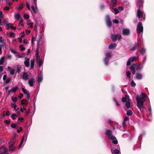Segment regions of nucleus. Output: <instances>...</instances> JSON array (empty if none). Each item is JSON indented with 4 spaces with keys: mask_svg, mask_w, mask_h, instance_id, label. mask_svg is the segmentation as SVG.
Here are the masks:
<instances>
[{
    "mask_svg": "<svg viewBox=\"0 0 154 154\" xmlns=\"http://www.w3.org/2000/svg\"><path fill=\"white\" fill-rule=\"evenodd\" d=\"M9 149L12 152H14L15 148L14 147V146L9 144Z\"/></svg>",
    "mask_w": 154,
    "mask_h": 154,
    "instance_id": "obj_25",
    "label": "nucleus"
},
{
    "mask_svg": "<svg viewBox=\"0 0 154 154\" xmlns=\"http://www.w3.org/2000/svg\"><path fill=\"white\" fill-rule=\"evenodd\" d=\"M125 106L127 109H129L130 107V103L129 101H128L126 102Z\"/></svg>",
    "mask_w": 154,
    "mask_h": 154,
    "instance_id": "obj_31",
    "label": "nucleus"
},
{
    "mask_svg": "<svg viewBox=\"0 0 154 154\" xmlns=\"http://www.w3.org/2000/svg\"><path fill=\"white\" fill-rule=\"evenodd\" d=\"M146 98V95L143 92L141 93L140 95H137L135 97L137 106L141 111H143L144 109L143 104L145 102Z\"/></svg>",
    "mask_w": 154,
    "mask_h": 154,
    "instance_id": "obj_1",
    "label": "nucleus"
},
{
    "mask_svg": "<svg viewBox=\"0 0 154 154\" xmlns=\"http://www.w3.org/2000/svg\"><path fill=\"white\" fill-rule=\"evenodd\" d=\"M108 137L109 139L112 140V143L114 144L118 143V141L114 135H108Z\"/></svg>",
    "mask_w": 154,
    "mask_h": 154,
    "instance_id": "obj_9",
    "label": "nucleus"
},
{
    "mask_svg": "<svg viewBox=\"0 0 154 154\" xmlns=\"http://www.w3.org/2000/svg\"><path fill=\"white\" fill-rule=\"evenodd\" d=\"M111 2L113 5H115L116 3V0H112Z\"/></svg>",
    "mask_w": 154,
    "mask_h": 154,
    "instance_id": "obj_58",
    "label": "nucleus"
},
{
    "mask_svg": "<svg viewBox=\"0 0 154 154\" xmlns=\"http://www.w3.org/2000/svg\"><path fill=\"white\" fill-rule=\"evenodd\" d=\"M131 73L129 71H127L126 73V76L128 78H130V75Z\"/></svg>",
    "mask_w": 154,
    "mask_h": 154,
    "instance_id": "obj_42",
    "label": "nucleus"
},
{
    "mask_svg": "<svg viewBox=\"0 0 154 154\" xmlns=\"http://www.w3.org/2000/svg\"><path fill=\"white\" fill-rule=\"evenodd\" d=\"M27 101L25 100H21V104L22 105H24L26 104V103L27 102Z\"/></svg>",
    "mask_w": 154,
    "mask_h": 154,
    "instance_id": "obj_35",
    "label": "nucleus"
},
{
    "mask_svg": "<svg viewBox=\"0 0 154 154\" xmlns=\"http://www.w3.org/2000/svg\"><path fill=\"white\" fill-rule=\"evenodd\" d=\"M23 20L22 18H20V22L19 24V26H22L23 25Z\"/></svg>",
    "mask_w": 154,
    "mask_h": 154,
    "instance_id": "obj_43",
    "label": "nucleus"
},
{
    "mask_svg": "<svg viewBox=\"0 0 154 154\" xmlns=\"http://www.w3.org/2000/svg\"><path fill=\"white\" fill-rule=\"evenodd\" d=\"M111 35L112 40L114 42H115L116 41L117 38L119 40L121 39L122 38V36L120 34H111Z\"/></svg>",
    "mask_w": 154,
    "mask_h": 154,
    "instance_id": "obj_5",
    "label": "nucleus"
},
{
    "mask_svg": "<svg viewBox=\"0 0 154 154\" xmlns=\"http://www.w3.org/2000/svg\"><path fill=\"white\" fill-rule=\"evenodd\" d=\"M2 150L3 151V152L0 153V154H4V153H6L7 152V149L5 148H3L2 147H0V152Z\"/></svg>",
    "mask_w": 154,
    "mask_h": 154,
    "instance_id": "obj_27",
    "label": "nucleus"
},
{
    "mask_svg": "<svg viewBox=\"0 0 154 154\" xmlns=\"http://www.w3.org/2000/svg\"><path fill=\"white\" fill-rule=\"evenodd\" d=\"M106 22L108 27H110L112 26V23L110 20V16L108 15L106 16Z\"/></svg>",
    "mask_w": 154,
    "mask_h": 154,
    "instance_id": "obj_6",
    "label": "nucleus"
},
{
    "mask_svg": "<svg viewBox=\"0 0 154 154\" xmlns=\"http://www.w3.org/2000/svg\"><path fill=\"white\" fill-rule=\"evenodd\" d=\"M25 58L26 59L24 62V63L26 66L28 67L29 65V59H26V58Z\"/></svg>",
    "mask_w": 154,
    "mask_h": 154,
    "instance_id": "obj_18",
    "label": "nucleus"
},
{
    "mask_svg": "<svg viewBox=\"0 0 154 154\" xmlns=\"http://www.w3.org/2000/svg\"><path fill=\"white\" fill-rule=\"evenodd\" d=\"M5 60V58L2 57L0 60V65H2Z\"/></svg>",
    "mask_w": 154,
    "mask_h": 154,
    "instance_id": "obj_38",
    "label": "nucleus"
},
{
    "mask_svg": "<svg viewBox=\"0 0 154 154\" xmlns=\"http://www.w3.org/2000/svg\"><path fill=\"white\" fill-rule=\"evenodd\" d=\"M143 27L142 25L141 22H139L137 26V32L138 34H140L141 32H143Z\"/></svg>",
    "mask_w": 154,
    "mask_h": 154,
    "instance_id": "obj_4",
    "label": "nucleus"
},
{
    "mask_svg": "<svg viewBox=\"0 0 154 154\" xmlns=\"http://www.w3.org/2000/svg\"><path fill=\"white\" fill-rule=\"evenodd\" d=\"M140 53L143 54L146 52V49L144 48H142L140 51Z\"/></svg>",
    "mask_w": 154,
    "mask_h": 154,
    "instance_id": "obj_29",
    "label": "nucleus"
},
{
    "mask_svg": "<svg viewBox=\"0 0 154 154\" xmlns=\"http://www.w3.org/2000/svg\"><path fill=\"white\" fill-rule=\"evenodd\" d=\"M21 66L18 65L17 66V70L18 73H19L21 72Z\"/></svg>",
    "mask_w": 154,
    "mask_h": 154,
    "instance_id": "obj_30",
    "label": "nucleus"
},
{
    "mask_svg": "<svg viewBox=\"0 0 154 154\" xmlns=\"http://www.w3.org/2000/svg\"><path fill=\"white\" fill-rule=\"evenodd\" d=\"M127 114L128 116H130L132 115V111L131 110H128L127 112Z\"/></svg>",
    "mask_w": 154,
    "mask_h": 154,
    "instance_id": "obj_39",
    "label": "nucleus"
},
{
    "mask_svg": "<svg viewBox=\"0 0 154 154\" xmlns=\"http://www.w3.org/2000/svg\"><path fill=\"white\" fill-rule=\"evenodd\" d=\"M15 70L14 69H12L10 70V73L11 75H13L14 74Z\"/></svg>",
    "mask_w": 154,
    "mask_h": 154,
    "instance_id": "obj_41",
    "label": "nucleus"
},
{
    "mask_svg": "<svg viewBox=\"0 0 154 154\" xmlns=\"http://www.w3.org/2000/svg\"><path fill=\"white\" fill-rule=\"evenodd\" d=\"M112 131L110 130H107L106 132V135H112Z\"/></svg>",
    "mask_w": 154,
    "mask_h": 154,
    "instance_id": "obj_40",
    "label": "nucleus"
},
{
    "mask_svg": "<svg viewBox=\"0 0 154 154\" xmlns=\"http://www.w3.org/2000/svg\"><path fill=\"white\" fill-rule=\"evenodd\" d=\"M34 66V61L33 60H30L31 69H32Z\"/></svg>",
    "mask_w": 154,
    "mask_h": 154,
    "instance_id": "obj_24",
    "label": "nucleus"
},
{
    "mask_svg": "<svg viewBox=\"0 0 154 154\" xmlns=\"http://www.w3.org/2000/svg\"><path fill=\"white\" fill-rule=\"evenodd\" d=\"M35 82V79L34 78H31L28 81V83L29 86L31 87L33 86V84Z\"/></svg>",
    "mask_w": 154,
    "mask_h": 154,
    "instance_id": "obj_15",
    "label": "nucleus"
},
{
    "mask_svg": "<svg viewBox=\"0 0 154 154\" xmlns=\"http://www.w3.org/2000/svg\"><path fill=\"white\" fill-rule=\"evenodd\" d=\"M16 115L15 114H13L11 116V117L12 118V119L13 120H14L15 119V116H16Z\"/></svg>",
    "mask_w": 154,
    "mask_h": 154,
    "instance_id": "obj_59",
    "label": "nucleus"
},
{
    "mask_svg": "<svg viewBox=\"0 0 154 154\" xmlns=\"http://www.w3.org/2000/svg\"><path fill=\"white\" fill-rule=\"evenodd\" d=\"M11 106L12 107H14V110H15V108H16L17 106L15 104H14V103H11Z\"/></svg>",
    "mask_w": 154,
    "mask_h": 154,
    "instance_id": "obj_54",
    "label": "nucleus"
},
{
    "mask_svg": "<svg viewBox=\"0 0 154 154\" xmlns=\"http://www.w3.org/2000/svg\"><path fill=\"white\" fill-rule=\"evenodd\" d=\"M116 46L117 45L116 43L111 44L109 45V49H112L115 48Z\"/></svg>",
    "mask_w": 154,
    "mask_h": 154,
    "instance_id": "obj_21",
    "label": "nucleus"
},
{
    "mask_svg": "<svg viewBox=\"0 0 154 154\" xmlns=\"http://www.w3.org/2000/svg\"><path fill=\"white\" fill-rule=\"evenodd\" d=\"M11 0H6V4L7 5L11 6L12 4V3L10 2Z\"/></svg>",
    "mask_w": 154,
    "mask_h": 154,
    "instance_id": "obj_33",
    "label": "nucleus"
},
{
    "mask_svg": "<svg viewBox=\"0 0 154 154\" xmlns=\"http://www.w3.org/2000/svg\"><path fill=\"white\" fill-rule=\"evenodd\" d=\"M130 69L131 70L132 74L133 75L135 74V64L131 66L130 67Z\"/></svg>",
    "mask_w": 154,
    "mask_h": 154,
    "instance_id": "obj_16",
    "label": "nucleus"
},
{
    "mask_svg": "<svg viewBox=\"0 0 154 154\" xmlns=\"http://www.w3.org/2000/svg\"><path fill=\"white\" fill-rule=\"evenodd\" d=\"M135 69L137 70H141L144 67L143 64H140V65H137L135 64Z\"/></svg>",
    "mask_w": 154,
    "mask_h": 154,
    "instance_id": "obj_13",
    "label": "nucleus"
},
{
    "mask_svg": "<svg viewBox=\"0 0 154 154\" xmlns=\"http://www.w3.org/2000/svg\"><path fill=\"white\" fill-rule=\"evenodd\" d=\"M4 9L5 11H8L10 9V8L7 6H6L4 8Z\"/></svg>",
    "mask_w": 154,
    "mask_h": 154,
    "instance_id": "obj_60",
    "label": "nucleus"
},
{
    "mask_svg": "<svg viewBox=\"0 0 154 154\" xmlns=\"http://www.w3.org/2000/svg\"><path fill=\"white\" fill-rule=\"evenodd\" d=\"M13 24L12 23H8L6 24V29L7 30H9L12 27Z\"/></svg>",
    "mask_w": 154,
    "mask_h": 154,
    "instance_id": "obj_20",
    "label": "nucleus"
},
{
    "mask_svg": "<svg viewBox=\"0 0 154 154\" xmlns=\"http://www.w3.org/2000/svg\"><path fill=\"white\" fill-rule=\"evenodd\" d=\"M112 9H113V12L115 14H117L119 12L118 10L116 8H113Z\"/></svg>",
    "mask_w": 154,
    "mask_h": 154,
    "instance_id": "obj_32",
    "label": "nucleus"
},
{
    "mask_svg": "<svg viewBox=\"0 0 154 154\" xmlns=\"http://www.w3.org/2000/svg\"><path fill=\"white\" fill-rule=\"evenodd\" d=\"M5 40L4 38L2 37H0V43H1L2 44L4 43L3 42Z\"/></svg>",
    "mask_w": 154,
    "mask_h": 154,
    "instance_id": "obj_44",
    "label": "nucleus"
},
{
    "mask_svg": "<svg viewBox=\"0 0 154 154\" xmlns=\"http://www.w3.org/2000/svg\"><path fill=\"white\" fill-rule=\"evenodd\" d=\"M15 136H14L13 137V138L10 140L9 142V144L12 145L13 146H14L15 143Z\"/></svg>",
    "mask_w": 154,
    "mask_h": 154,
    "instance_id": "obj_17",
    "label": "nucleus"
},
{
    "mask_svg": "<svg viewBox=\"0 0 154 154\" xmlns=\"http://www.w3.org/2000/svg\"><path fill=\"white\" fill-rule=\"evenodd\" d=\"M18 88L17 87H14L10 90L11 91V92L14 93L16 91Z\"/></svg>",
    "mask_w": 154,
    "mask_h": 154,
    "instance_id": "obj_37",
    "label": "nucleus"
},
{
    "mask_svg": "<svg viewBox=\"0 0 154 154\" xmlns=\"http://www.w3.org/2000/svg\"><path fill=\"white\" fill-rule=\"evenodd\" d=\"M43 79V74L42 72H41L38 74V78L37 79V81L38 83H40L42 81Z\"/></svg>",
    "mask_w": 154,
    "mask_h": 154,
    "instance_id": "obj_10",
    "label": "nucleus"
},
{
    "mask_svg": "<svg viewBox=\"0 0 154 154\" xmlns=\"http://www.w3.org/2000/svg\"><path fill=\"white\" fill-rule=\"evenodd\" d=\"M38 63L39 66V67H40L43 64L42 61L41 59H40L39 58L38 60Z\"/></svg>",
    "mask_w": 154,
    "mask_h": 154,
    "instance_id": "obj_28",
    "label": "nucleus"
},
{
    "mask_svg": "<svg viewBox=\"0 0 154 154\" xmlns=\"http://www.w3.org/2000/svg\"><path fill=\"white\" fill-rule=\"evenodd\" d=\"M23 16L26 19H28L29 17V15L27 14H24Z\"/></svg>",
    "mask_w": 154,
    "mask_h": 154,
    "instance_id": "obj_50",
    "label": "nucleus"
},
{
    "mask_svg": "<svg viewBox=\"0 0 154 154\" xmlns=\"http://www.w3.org/2000/svg\"><path fill=\"white\" fill-rule=\"evenodd\" d=\"M23 79L26 80H27L28 78V75L26 72H24L23 73Z\"/></svg>",
    "mask_w": 154,
    "mask_h": 154,
    "instance_id": "obj_19",
    "label": "nucleus"
},
{
    "mask_svg": "<svg viewBox=\"0 0 154 154\" xmlns=\"http://www.w3.org/2000/svg\"><path fill=\"white\" fill-rule=\"evenodd\" d=\"M26 6L27 7V8H28V9L30 10V8L29 7V5L28 3L27 2H26Z\"/></svg>",
    "mask_w": 154,
    "mask_h": 154,
    "instance_id": "obj_63",
    "label": "nucleus"
},
{
    "mask_svg": "<svg viewBox=\"0 0 154 154\" xmlns=\"http://www.w3.org/2000/svg\"><path fill=\"white\" fill-rule=\"evenodd\" d=\"M106 57L105 58L104 61L105 65L107 66L108 65L109 58L111 56V53L110 52H108L105 54Z\"/></svg>",
    "mask_w": 154,
    "mask_h": 154,
    "instance_id": "obj_3",
    "label": "nucleus"
},
{
    "mask_svg": "<svg viewBox=\"0 0 154 154\" xmlns=\"http://www.w3.org/2000/svg\"><path fill=\"white\" fill-rule=\"evenodd\" d=\"M122 128L119 124L117 123H115L112 126V128L113 130H117Z\"/></svg>",
    "mask_w": 154,
    "mask_h": 154,
    "instance_id": "obj_12",
    "label": "nucleus"
},
{
    "mask_svg": "<svg viewBox=\"0 0 154 154\" xmlns=\"http://www.w3.org/2000/svg\"><path fill=\"white\" fill-rule=\"evenodd\" d=\"M137 57H132L130 58L128 60L127 63V65L128 66H129L131 65V63L133 62L137 59Z\"/></svg>",
    "mask_w": 154,
    "mask_h": 154,
    "instance_id": "obj_8",
    "label": "nucleus"
},
{
    "mask_svg": "<svg viewBox=\"0 0 154 154\" xmlns=\"http://www.w3.org/2000/svg\"><path fill=\"white\" fill-rule=\"evenodd\" d=\"M11 80V78L10 77L8 78L5 81V83H9Z\"/></svg>",
    "mask_w": 154,
    "mask_h": 154,
    "instance_id": "obj_45",
    "label": "nucleus"
},
{
    "mask_svg": "<svg viewBox=\"0 0 154 154\" xmlns=\"http://www.w3.org/2000/svg\"><path fill=\"white\" fill-rule=\"evenodd\" d=\"M23 94L22 93H20L19 94V95L18 96V98L20 99H21L23 96Z\"/></svg>",
    "mask_w": 154,
    "mask_h": 154,
    "instance_id": "obj_55",
    "label": "nucleus"
},
{
    "mask_svg": "<svg viewBox=\"0 0 154 154\" xmlns=\"http://www.w3.org/2000/svg\"><path fill=\"white\" fill-rule=\"evenodd\" d=\"M31 8L35 14H36L38 12L37 7H35H35H34V6H31Z\"/></svg>",
    "mask_w": 154,
    "mask_h": 154,
    "instance_id": "obj_22",
    "label": "nucleus"
},
{
    "mask_svg": "<svg viewBox=\"0 0 154 154\" xmlns=\"http://www.w3.org/2000/svg\"><path fill=\"white\" fill-rule=\"evenodd\" d=\"M139 47V45L138 42H136L135 43L134 46L131 48L130 50L132 51H134L137 49Z\"/></svg>",
    "mask_w": 154,
    "mask_h": 154,
    "instance_id": "obj_14",
    "label": "nucleus"
},
{
    "mask_svg": "<svg viewBox=\"0 0 154 154\" xmlns=\"http://www.w3.org/2000/svg\"><path fill=\"white\" fill-rule=\"evenodd\" d=\"M131 85L132 87H134L136 84L133 80H132L131 82Z\"/></svg>",
    "mask_w": 154,
    "mask_h": 154,
    "instance_id": "obj_48",
    "label": "nucleus"
},
{
    "mask_svg": "<svg viewBox=\"0 0 154 154\" xmlns=\"http://www.w3.org/2000/svg\"><path fill=\"white\" fill-rule=\"evenodd\" d=\"M27 24L29 25L30 27L31 28H32L33 27V23H27Z\"/></svg>",
    "mask_w": 154,
    "mask_h": 154,
    "instance_id": "obj_49",
    "label": "nucleus"
},
{
    "mask_svg": "<svg viewBox=\"0 0 154 154\" xmlns=\"http://www.w3.org/2000/svg\"><path fill=\"white\" fill-rule=\"evenodd\" d=\"M127 101L126 97H123L122 99V101L123 102H126Z\"/></svg>",
    "mask_w": 154,
    "mask_h": 154,
    "instance_id": "obj_52",
    "label": "nucleus"
},
{
    "mask_svg": "<svg viewBox=\"0 0 154 154\" xmlns=\"http://www.w3.org/2000/svg\"><path fill=\"white\" fill-rule=\"evenodd\" d=\"M16 56L18 57L19 58H21L23 57V56L20 55L19 53H18V54L16 55Z\"/></svg>",
    "mask_w": 154,
    "mask_h": 154,
    "instance_id": "obj_57",
    "label": "nucleus"
},
{
    "mask_svg": "<svg viewBox=\"0 0 154 154\" xmlns=\"http://www.w3.org/2000/svg\"><path fill=\"white\" fill-rule=\"evenodd\" d=\"M10 37L14 38V33L13 32H11L10 33Z\"/></svg>",
    "mask_w": 154,
    "mask_h": 154,
    "instance_id": "obj_51",
    "label": "nucleus"
},
{
    "mask_svg": "<svg viewBox=\"0 0 154 154\" xmlns=\"http://www.w3.org/2000/svg\"><path fill=\"white\" fill-rule=\"evenodd\" d=\"M19 48L22 51H23L25 49V48L23 47L22 45H20V46Z\"/></svg>",
    "mask_w": 154,
    "mask_h": 154,
    "instance_id": "obj_47",
    "label": "nucleus"
},
{
    "mask_svg": "<svg viewBox=\"0 0 154 154\" xmlns=\"http://www.w3.org/2000/svg\"><path fill=\"white\" fill-rule=\"evenodd\" d=\"M11 127L13 128H14L16 127V125L14 123H12L11 125Z\"/></svg>",
    "mask_w": 154,
    "mask_h": 154,
    "instance_id": "obj_56",
    "label": "nucleus"
},
{
    "mask_svg": "<svg viewBox=\"0 0 154 154\" xmlns=\"http://www.w3.org/2000/svg\"><path fill=\"white\" fill-rule=\"evenodd\" d=\"M6 47V44L5 43H3L2 44H0V55H1L2 53V47Z\"/></svg>",
    "mask_w": 154,
    "mask_h": 154,
    "instance_id": "obj_26",
    "label": "nucleus"
},
{
    "mask_svg": "<svg viewBox=\"0 0 154 154\" xmlns=\"http://www.w3.org/2000/svg\"><path fill=\"white\" fill-rule=\"evenodd\" d=\"M143 78V75L140 73H137L135 74L134 79L137 80H141Z\"/></svg>",
    "mask_w": 154,
    "mask_h": 154,
    "instance_id": "obj_7",
    "label": "nucleus"
},
{
    "mask_svg": "<svg viewBox=\"0 0 154 154\" xmlns=\"http://www.w3.org/2000/svg\"><path fill=\"white\" fill-rule=\"evenodd\" d=\"M10 51L13 54H15L17 53V52L13 49H11Z\"/></svg>",
    "mask_w": 154,
    "mask_h": 154,
    "instance_id": "obj_62",
    "label": "nucleus"
},
{
    "mask_svg": "<svg viewBox=\"0 0 154 154\" xmlns=\"http://www.w3.org/2000/svg\"><path fill=\"white\" fill-rule=\"evenodd\" d=\"M113 23L115 24H118L119 23V22L117 20L115 19L113 20Z\"/></svg>",
    "mask_w": 154,
    "mask_h": 154,
    "instance_id": "obj_61",
    "label": "nucleus"
},
{
    "mask_svg": "<svg viewBox=\"0 0 154 154\" xmlns=\"http://www.w3.org/2000/svg\"><path fill=\"white\" fill-rule=\"evenodd\" d=\"M148 110L150 114H151V112H152V109H151V107L150 106H149L148 107Z\"/></svg>",
    "mask_w": 154,
    "mask_h": 154,
    "instance_id": "obj_64",
    "label": "nucleus"
},
{
    "mask_svg": "<svg viewBox=\"0 0 154 154\" xmlns=\"http://www.w3.org/2000/svg\"><path fill=\"white\" fill-rule=\"evenodd\" d=\"M143 0H140V1H137L136 3V5L138 8L137 16L139 19L143 17V14L142 11L140 10V6L139 5V3H141L142 4H143Z\"/></svg>",
    "mask_w": 154,
    "mask_h": 154,
    "instance_id": "obj_2",
    "label": "nucleus"
},
{
    "mask_svg": "<svg viewBox=\"0 0 154 154\" xmlns=\"http://www.w3.org/2000/svg\"><path fill=\"white\" fill-rule=\"evenodd\" d=\"M112 151V153H113V154H119V151L118 149L113 150Z\"/></svg>",
    "mask_w": 154,
    "mask_h": 154,
    "instance_id": "obj_36",
    "label": "nucleus"
},
{
    "mask_svg": "<svg viewBox=\"0 0 154 154\" xmlns=\"http://www.w3.org/2000/svg\"><path fill=\"white\" fill-rule=\"evenodd\" d=\"M11 98L12 101L14 103L16 102L17 100V98L16 97H14L12 96Z\"/></svg>",
    "mask_w": 154,
    "mask_h": 154,
    "instance_id": "obj_34",
    "label": "nucleus"
},
{
    "mask_svg": "<svg viewBox=\"0 0 154 154\" xmlns=\"http://www.w3.org/2000/svg\"><path fill=\"white\" fill-rule=\"evenodd\" d=\"M22 90L23 92L26 95L28 93L27 92L26 90L24 88L22 87Z\"/></svg>",
    "mask_w": 154,
    "mask_h": 154,
    "instance_id": "obj_46",
    "label": "nucleus"
},
{
    "mask_svg": "<svg viewBox=\"0 0 154 154\" xmlns=\"http://www.w3.org/2000/svg\"><path fill=\"white\" fill-rule=\"evenodd\" d=\"M130 30L129 29L126 28L122 30V33L124 35H128L130 34Z\"/></svg>",
    "mask_w": 154,
    "mask_h": 154,
    "instance_id": "obj_11",
    "label": "nucleus"
},
{
    "mask_svg": "<svg viewBox=\"0 0 154 154\" xmlns=\"http://www.w3.org/2000/svg\"><path fill=\"white\" fill-rule=\"evenodd\" d=\"M14 17L15 19L18 20H19L21 18L20 14L19 13L16 14L14 15Z\"/></svg>",
    "mask_w": 154,
    "mask_h": 154,
    "instance_id": "obj_23",
    "label": "nucleus"
},
{
    "mask_svg": "<svg viewBox=\"0 0 154 154\" xmlns=\"http://www.w3.org/2000/svg\"><path fill=\"white\" fill-rule=\"evenodd\" d=\"M146 56H145V57H144V58L143 59L142 62H143V64H144L145 63V62L146 61Z\"/></svg>",
    "mask_w": 154,
    "mask_h": 154,
    "instance_id": "obj_53",
    "label": "nucleus"
}]
</instances>
